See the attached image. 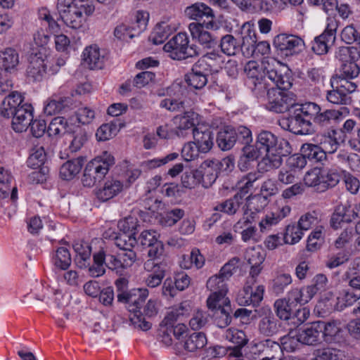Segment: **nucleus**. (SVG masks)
Segmentation results:
<instances>
[{"label": "nucleus", "mask_w": 360, "mask_h": 360, "mask_svg": "<svg viewBox=\"0 0 360 360\" xmlns=\"http://www.w3.org/2000/svg\"><path fill=\"white\" fill-rule=\"evenodd\" d=\"M94 11V6L84 0H75L70 8L63 12L60 17L64 23L75 30L83 27L88 16Z\"/></svg>", "instance_id": "nucleus-6"}, {"label": "nucleus", "mask_w": 360, "mask_h": 360, "mask_svg": "<svg viewBox=\"0 0 360 360\" xmlns=\"http://www.w3.org/2000/svg\"><path fill=\"white\" fill-rule=\"evenodd\" d=\"M294 108L297 110L301 115L308 120L309 122H311V120L314 122L315 117L321 111L320 106L312 102H308L304 104H298L295 102Z\"/></svg>", "instance_id": "nucleus-53"}, {"label": "nucleus", "mask_w": 360, "mask_h": 360, "mask_svg": "<svg viewBox=\"0 0 360 360\" xmlns=\"http://www.w3.org/2000/svg\"><path fill=\"white\" fill-rule=\"evenodd\" d=\"M290 211L291 208L289 205H284L266 214L259 223L260 231H269L272 226L277 225L282 219L288 216Z\"/></svg>", "instance_id": "nucleus-24"}, {"label": "nucleus", "mask_w": 360, "mask_h": 360, "mask_svg": "<svg viewBox=\"0 0 360 360\" xmlns=\"http://www.w3.org/2000/svg\"><path fill=\"white\" fill-rule=\"evenodd\" d=\"M337 134V131L330 130L317 136V141L326 154L333 153L338 150L340 143L336 137Z\"/></svg>", "instance_id": "nucleus-38"}, {"label": "nucleus", "mask_w": 360, "mask_h": 360, "mask_svg": "<svg viewBox=\"0 0 360 360\" xmlns=\"http://www.w3.org/2000/svg\"><path fill=\"white\" fill-rule=\"evenodd\" d=\"M120 124L115 121L102 124L96 131L98 141H106L116 136L120 131Z\"/></svg>", "instance_id": "nucleus-52"}, {"label": "nucleus", "mask_w": 360, "mask_h": 360, "mask_svg": "<svg viewBox=\"0 0 360 360\" xmlns=\"http://www.w3.org/2000/svg\"><path fill=\"white\" fill-rule=\"evenodd\" d=\"M74 102L72 93L68 95L54 94L46 101L44 112L48 115H52L71 108Z\"/></svg>", "instance_id": "nucleus-19"}, {"label": "nucleus", "mask_w": 360, "mask_h": 360, "mask_svg": "<svg viewBox=\"0 0 360 360\" xmlns=\"http://www.w3.org/2000/svg\"><path fill=\"white\" fill-rule=\"evenodd\" d=\"M33 112L34 108L30 103H25L23 106H20L15 112L11 114L13 129L18 133L25 131L34 118Z\"/></svg>", "instance_id": "nucleus-14"}, {"label": "nucleus", "mask_w": 360, "mask_h": 360, "mask_svg": "<svg viewBox=\"0 0 360 360\" xmlns=\"http://www.w3.org/2000/svg\"><path fill=\"white\" fill-rule=\"evenodd\" d=\"M298 330H290L288 334L281 338V347L282 351L285 350L288 352H294L300 346L301 342Z\"/></svg>", "instance_id": "nucleus-51"}, {"label": "nucleus", "mask_w": 360, "mask_h": 360, "mask_svg": "<svg viewBox=\"0 0 360 360\" xmlns=\"http://www.w3.org/2000/svg\"><path fill=\"white\" fill-rule=\"evenodd\" d=\"M149 20V13L145 11H137L134 15V19L131 23L132 30L136 33L141 34L146 28Z\"/></svg>", "instance_id": "nucleus-64"}, {"label": "nucleus", "mask_w": 360, "mask_h": 360, "mask_svg": "<svg viewBox=\"0 0 360 360\" xmlns=\"http://www.w3.org/2000/svg\"><path fill=\"white\" fill-rule=\"evenodd\" d=\"M292 277L290 274H280L273 280L271 284V290L276 295L282 294L285 289L292 283Z\"/></svg>", "instance_id": "nucleus-63"}, {"label": "nucleus", "mask_w": 360, "mask_h": 360, "mask_svg": "<svg viewBox=\"0 0 360 360\" xmlns=\"http://www.w3.org/2000/svg\"><path fill=\"white\" fill-rule=\"evenodd\" d=\"M261 176L259 172H249L243 175L236 184V188L238 190L236 193H240L245 198V195L253 190L255 184Z\"/></svg>", "instance_id": "nucleus-34"}, {"label": "nucleus", "mask_w": 360, "mask_h": 360, "mask_svg": "<svg viewBox=\"0 0 360 360\" xmlns=\"http://www.w3.org/2000/svg\"><path fill=\"white\" fill-rule=\"evenodd\" d=\"M205 257L200 253V250L194 248L191 250L189 255H184L181 262V266L184 269H191L195 266L196 269H200L205 264Z\"/></svg>", "instance_id": "nucleus-47"}, {"label": "nucleus", "mask_w": 360, "mask_h": 360, "mask_svg": "<svg viewBox=\"0 0 360 360\" xmlns=\"http://www.w3.org/2000/svg\"><path fill=\"white\" fill-rule=\"evenodd\" d=\"M201 170L198 169L186 171L181 176V184L184 188L189 189L194 188L201 184Z\"/></svg>", "instance_id": "nucleus-59"}, {"label": "nucleus", "mask_w": 360, "mask_h": 360, "mask_svg": "<svg viewBox=\"0 0 360 360\" xmlns=\"http://www.w3.org/2000/svg\"><path fill=\"white\" fill-rule=\"evenodd\" d=\"M326 99L335 105H349L352 101V97L347 96L338 86L335 89L327 91Z\"/></svg>", "instance_id": "nucleus-61"}, {"label": "nucleus", "mask_w": 360, "mask_h": 360, "mask_svg": "<svg viewBox=\"0 0 360 360\" xmlns=\"http://www.w3.org/2000/svg\"><path fill=\"white\" fill-rule=\"evenodd\" d=\"M186 13L190 18L194 20L204 17L212 20L214 17L212 9L203 3H195L187 7Z\"/></svg>", "instance_id": "nucleus-45"}, {"label": "nucleus", "mask_w": 360, "mask_h": 360, "mask_svg": "<svg viewBox=\"0 0 360 360\" xmlns=\"http://www.w3.org/2000/svg\"><path fill=\"white\" fill-rule=\"evenodd\" d=\"M295 291V288L291 290L287 295V298L278 299L274 302V308L276 315L283 320L291 319L292 314H294V310L298 304H305L307 302L299 299L295 298V296H292V293Z\"/></svg>", "instance_id": "nucleus-12"}, {"label": "nucleus", "mask_w": 360, "mask_h": 360, "mask_svg": "<svg viewBox=\"0 0 360 360\" xmlns=\"http://www.w3.org/2000/svg\"><path fill=\"white\" fill-rule=\"evenodd\" d=\"M279 328L280 323L271 312L262 316L258 323L259 333L266 337L276 334Z\"/></svg>", "instance_id": "nucleus-31"}, {"label": "nucleus", "mask_w": 360, "mask_h": 360, "mask_svg": "<svg viewBox=\"0 0 360 360\" xmlns=\"http://www.w3.org/2000/svg\"><path fill=\"white\" fill-rule=\"evenodd\" d=\"M273 62L276 63L273 68H266V76L276 87L269 88L267 86V102L265 106L269 111L283 113L295 108L296 96L288 91L292 83L288 75L283 72L285 68L278 61Z\"/></svg>", "instance_id": "nucleus-1"}, {"label": "nucleus", "mask_w": 360, "mask_h": 360, "mask_svg": "<svg viewBox=\"0 0 360 360\" xmlns=\"http://www.w3.org/2000/svg\"><path fill=\"white\" fill-rule=\"evenodd\" d=\"M174 129L175 134L179 137L184 138L199 122V115L193 111H186L181 115H178L174 117Z\"/></svg>", "instance_id": "nucleus-10"}, {"label": "nucleus", "mask_w": 360, "mask_h": 360, "mask_svg": "<svg viewBox=\"0 0 360 360\" xmlns=\"http://www.w3.org/2000/svg\"><path fill=\"white\" fill-rule=\"evenodd\" d=\"M75 125L72 119L69 120L63 117H56L50 122L47 133L49 136H61L65 134H70L75 131Z\"/></svg>", "instance_id": "nucleus-26"}, {"label": "nucleus", "mask_w": 360, "mask_h": 360, "mask_svg": "<svg viewBox=\"0 0 360 360\" xmlns=\"http://www.w3.org/2000/svg\"><path fill=\"white\" fill-rule=\"evenodd\" d=\"M209 69L205 60H198L191 69V72L186 75V82L188 85L196 89L203 88L207 82V75Z\"/></svg>", "instance_id": "nucleus-16"}, {"label": "nucleus", "mask_w": 360, "mask_h": 360, "mask_svg": "<svg viewBox=\"0 0 360 360\" xmlns=\"http://www.w3.org/2000/svg\"><path fill=\"white\" fill-rule=\"evenodd\" d=\"M210 315L205 311L197 309L192 315L189 321V326L193 330H198L203 328L208 323Z\"/></svg>", "instance_id": "nucleus-58"}, {"label": "nucleus", "mask_w": 360, "mask_h": 360, "mask_svg": "<svg viewBox=\"0 0 360 360\" xmlns=\"http://www.w3.org/2000/svg\"><path fill=\"white\" fill-rule=\"evenodd\" d=\"M188 43L187 34L180 32L165 44L164 50L174 60H184L199 56L200 49L196 45H189Z\"/></svg>", "instance_id": "nucleus-5"}, {"label": "nucleus", "mask_w": 360, "mask_h": 360, "mask_svg": "<svg viewBox=\"0 0 360 360\" xmlns=\"http://www.w3.org/2000/svg\"><path fill=\"white\" fill-rule=\"evenodd\" d=\"M275 60L271 58L270 60H264V69L261 65L255 60L248 62L244 68L246 75L245 84L253 92L257 97H263L266 94L267 89L266 79L269 78L266 76V67L273 68L276 63L273 62Z\"/></svg>", "instance_id": "nucleus-3"}, {"label": "nucleus", "mask_w": 360, "mask_h": 360, "mask_svg": "<svg viewBox=\"0 0 360 360\" xmlns=\"http://www.w3.org/2000/svg\"><path fill=\"white\" fill-rule=\"evenodd\" d=\"M192 310V307L188 301L181 302L171 308L162 321V324L172 326L181 317L187 316Z\"/></svg>", "instance_id": "nucleus-30"}, {"label": "nucleus", "mask_w": 360, "mask_h": 360, "mask_svg": "<svg viewBox=\"0 0 360 360\" xmlns=\"http://www.w3.org/2000/svg\"><path fill=\"white\" fill-rule=\"evenodd\" d=\"M148 296V290L146 288H137L131 292H122L117 295V300L120 302L131 304L129 311L134 313L131 318L133 324L143 330H148L151 328V323L145 321L140 311V306L145 302Z\"/></svg>", "instance_id": "nucleus-4"}, {"label": "nucleus", "mask_w": 360, "mask_h": 360, "mask_svg": "<svg viewBox=\"0 0 360 360\" xmlns=\"http://www.w3.org/2000/svg\"><path fill=\"white\" fill-rule=\"evenodd\" d=\"M123 188L124 184L122 181L115 177H108L96 191V195L98 199L105 202L119 195Z\"/></svg>", "instance_id": "nucleus-20"}, {"label": "nucleus", "mask_w": 360, "mask_h": 360, "mask_svg": "<svg viewBox=\"0 0 360 360\" xmlns=\"http://www.w3.org/2000/svg\"><path fill=\"white\" fill-rule=\"evenodd\" d=\"M26 72L27 77L33 82H40L45 77L47 74V63H45L41 53L30 56Z\"/></svg>", "instance_id": "nucleus-18"}, {"label": "nucleus", "mask_w": 360, "mask_h": 360, "mask_svg": "<svg viewBox=\"0 0 360 360\" xmlns=\"http://www.w3.org/2000/svg\"><path fill=\"white\" fill-rule=\"evenodd\" d=\"M240 36L242 39L241 47L243 54L246 51L250 50L257 41V34L255 25L251 22H245L240 28Z\"/></svg>", "instance_id": "nucleus-35"}, {"label": "nucleus", "mask_w": 360, "mask_h": 360, "mask_svg": "<svg viewBox=\"0 0 360 360\" xmlns=\"http://www.w3.org/2000/svg\"><path fill=\"white\" fill-rule=\"evenodd\" d=\"M94 264L89 268V275L97 278L103 276L105 272V253L103 250H100L93 255Z\"/></svg>", "instance_id": "nucleus-48"}, {"label": "nucleus", "mask_w": 360, "mask_h": 360, "mask_svg": "<svg viewBox=\"0 0 360 360\" xmlns=\"http://www.w3.org/2000/svg\"><path fill=\"white\" fill-rule=\"evenodd\" d=\"M179 155L177 153H172L163 158L148 160L141 163V167L146 169H153L176 160Z\"/></svg>", "instance_id": "nucleus-60"}, {"label": "nucleus", "mask_w": 360, "mask_h": 360, "mask_svg": "<svg viewBox=\"0 0 360 360\" xmlns=\"http://www.w3.org/2000/svg\"><path fill=\"white\" fill-rule=\"evenodd\" d=\"M360 298V290L353 288L352 290L344 291L342 296L338 297L335 309L337 311H342L345 307L352 305Z\"/></svg>", "instance_id": "nucleus-49"}, {"label": "nucleus", "mask_w": 360, "mask_h": 360, "mask_svg": "<svg viewBox=\"0 0 360 360\" xmlns=\"http://www.w3.org/2000/svg\"><path fill=\"white\" fill-rule=\"evenodd\" d=\"M46 155L44 148L42 146H35L27 160L28 167L37 169L44 165L46 160Z\"/></svg>", "instance_id": "nucleus-56"}, {"label": "nucleus", "mask_w": 360, "mask_h": 360, "mask_svg": "<svg viewBox=\"0 0 360 360\" xmlns=\"http://www.w3.org/2000/svg\"><path fill=\"white\" fill-rule=\"evenodd\" d=\"M70 253L67 248H58L53 255L54 265L61 269H67L71 264Z\"/></svg>", "instance_id": "nucleus-54"}, {"label": "nucleus", "mask_w": 360, "mask_h": 360, "mask_svg": "<svg viewBox=\"0 0 360 360\" xmlns=\"http://www.w3.org/2000/svg\"><path fill=\"white\" fill-rule=\"evenodd\" d=\"M18 63L19 56L14 49L7 48L0 51V69L4 74L15 70Z\"/></svg>", "instance_id": "nucleus-29"}, {"label": "nucleus", "mask_w": 360, "mask_h": 360, "mask_svg": "<svg viewBox=\"0 0 360 360\" xmlns=\"http://www.w3.org/2000/svg\"><path fill=\"white\" fill-rule=\"evenodd\" d=\"M287 119L282 120V127L295 134H307L310 131L311 122L295 108Z\"/></svg>", "instance_id": "nucleus-15"}, {"label": "nucleus", "mask_w": 360, "mask_h": 360, "mask_svg": "<svg viewBox=\"0 0 360 360\" xmlns=\"http://www.w3.org/2000/svg\"><path fill=\"white\" fill-rule=\"evenodd\" d=\"M193 141L200 148L201 153H208L214 146V134L205 126H198L193 129Z\"/></svg>", "instance_id": "nucleus-22"}, {"label": "nucleus", "mask_w": 360, "mask_h": 360, "mask_svg": "<svg viewBox=\"0 0 360 360\" xmlns=\"http://www.w3.org/2000/svg\"><path fill=\"white\" fill-rule=\"evenodd\" d=\"M188 29L193 39L197 40L204 48L212 49L217 45V37L206 30L202 24L190 23Z\"/></svg>", "instance_id": "nucleus-21"}, {"label": "nucleus", "mask_w": 360, "mask_h": 360, "mask_svg": "<svg viewBox=\"0 0 360 360\" xmlns=\"http://www.w3.org/2000/svg\"><path fill=\"white\" fill-rule=\"evenodd\" d=\"M319 324L321 328V335L325 337L326 341H331L340 332V323L338 321L333 320L328 322L319 321Z\"/></svg>", "instance_id": "nucleus-55"}, {"label": "nucleus", "mask_w": 360, "mask_h": 360, "mask_svg": "<svg viewBox=\"0 0 360 360\" xmlns=\"http://www.w3.org/2000/svg\"><path fill=\"white\" fill-rule=\"evenodd\" d=\"M328 279L323 274H318L313 278V284L304 286L300 289L295 288L292 296H295V299H300L307 303L309 302L314 295L318 292L326 290L327 287ZM294 300L295 298L292 297Z\"/></svg>", "instance_id": "nucleus-13"}, {"label": "nucleus", "mask_w": 360, "mask_h": 360, "mask_svg": "<svg viewBox=\"0 0 360 360\" xmlns=\"http://www.w3.org/2000/svg\"><path fill=\"white\" fill-rule=\"evenodd\" d=\"M245 199L243 198L240 193H236L232 198L219 204L215 210L229 215H233L236 213L240 207H243L245 205Z\"/></svg>", "instance_id": "nucleus-40"}, {"label": "nucleus", "mask_w": 360, "mask_h": 360, "mask_svg": "<svg viewBox=\"0 0 360 360\" xmlns=\"http://www.w3.org/2000/svg\"><path fill=\"white\" fill-rule=\"evenodd\" d=\"M274 46L281 54L292 56L303 49L304 41L297 35L282 33L274 37Z\"/></svg>", "instance_id": "nucleus-9"}, {"label": "nucleus", "mask_w": 360, "mask_h": 360, "mask_svg": "<svg viewBox=\"0 0 360 360\" xmlns=\"http://www.w3.org/2000/svg\"><path fill=\"white\" fill-rule=\"evenodd\" d=\"M207 340L205 333H193L186 337L184 348L189 352L201 351L207 345Z\"/></svg>", "instance_id": "nucleus-41"}, {"label": "nucleus", "mask_w": 360, "mask_h": 360, "mask_svg": "<svg viewBox=\"0 0 360 360\" xmlns=\"http://www.w3.org/2000/svg\"><path fill=\"white\" fill-rule=\"evenodd\" d=\"M252 285L247 282L243 290H240L236 296V301L239 305L253 307L258 306L263 300L264 293V286L259 285L255 290H252Z\"/></svg>", "instance_id": "nucleus-17"}, {"label": "nucleus", "mask_w": 360, "mask_h": 360, "mask_svg": "<svg viewBox=\"0 0 360 360\" xmlns=\"http://www.w3.org/2000/svg\"><path fill=\"white\" fill-rule=\"evenodd\" d=\"M89 163L94 169L98 177L102 179L108 172L110 167L114 165L115 161L112 156L105 153L103 158H95Z\"/></svg>", "instance_id": "nucleus-43"}, {"label": "nucleus", "mask_w": 360, "mask_h": 360, "mask_svg": "<svg viewBox=\"0 0 360 360\" xmlns=\"http://www.w3.org/2000/svg\"><path fill=\"white\" fill-rule=\"evenodd\" d=\"M301 152L306 160L313 162H321L326 158V154L320 145L304 143L301 147Z\"/></svg>", "instance_id": "nucleus-44"}, {"label": "nucleus", "mask_w": 360, "mask_h": 360, "mask_svg": "<svg viewBox=\"0 0 360 360\" xmlns=\"http://www.w3.org/2000/svg\"><path fill=\"white\" fill-rule=\"evenodd\" d=\"M304 235L303 231L298 224H289L285 228L283 240L286 244L294 245L298 243Z\"/></svg>", "instance_id": "nucleus-57"}, {"label": "nucleus", "mask_w": 360, "mask_h": 360, "mask_svg": "<svg viewBox=\"0 0 360 360\" xmlns=\"http://www.w3.org/2000/svg\"><path fill=\"white\" fill-rule=\"evenodd\" d=\"M188 89L186 84L174 83L167 88V97L160 103V107L170 112L181 111L186 108Z\"/></svg>", "instance_id": "nucleus-8"}, {"label": "nucleus", "mask_w": 360, "mask_h": 360, "mask_svg": "<svg viewBox=\"0 0 360 360\" xmlns=\"http://www.w3.org/2000/svg\"><path fill=\"white\" fill-rule=\"evenodd\" d=\"M84 63L91 70H100L104 66L105 58L100 48L93 44L86 47L82 53Z\"/></svg>", "instance_id": "nucleus-23"}, {"label": "nucleus", "mask_w": 360, "mask_h": 360, "mask_svg": "<svg viewBox=\"0 0 360 360\" xmlns=\"http://www.w3.org/2000/svg\"><path fill=\"white\" fill-rule=\"evenodd\" d=\"M221 51L227 56H234L242 50L241 45L231 34L223 36L220 40Z\"/></svg>", "instance_id": "nucleus-50"}, {"label": "nucleus", "mask_w": 360, "mask_h": 360, "mask_svg": "<svg viewBox=\"0 0 360 360\" xmlns=\"http://www.w3.org/2000/svg\"><path fill=\"white\" fill-rule=\"evenodd\" d=\"M239 259L233 258L226 263L220 269L218 274L211 276L207 281V288L209 290H215L217 288H227L226 281L236 271Z\"/></svg>", "instance_id": "nucleus-11"}, {"label": "nucleus", "mask_w": 360, "mask_h": 360, "mask_svg": "<svg viewBox=\"0 0 360 360\" xmlns=\"http://www.w3.org/2000/svg\"><path fill=\"white\" fill-rule=\"evenodd\" d=\"M213 313L215 323L219 328H226L231 323L232 320V309L231 306L216 310Z\"/></svg>", "instance_id": "nucleus-62"}, {"label": "nucleus", "mask_w": 360, "mask_h": 360, "mask_svg": "<svg viewBox=\"0 0 360 360\" xmlns=\"http://www.w3.org/2000/svg\"><path fill=\"white\" fill-rule=\"evenodd\" d=\"M298 333L302 344L311 345L320 341L321 328L319 321H315L306 326L302 330H299Z\"/></svg>", "instance_id": "nucleus-32"}, {"label": "nucleus", "mask_w": 360, "mask_h": 360, "mask_svg": "<svg viewBox=\"0 0 360 360\" xmlns=\"http://www.w3.org/2000/svg\"><path fill=\"white\" fill-rule=\"evenodd\" d=\"M338 27V21L335 18H327L325 30L311 42V48L314 53L323 55L328 52L335 43Z\"/></svg>", "instance_id": "nucleus-7"}, {"label": "nucleus", "mask_w": 360, "mask_h": 360, "mask_svg": "<svg viewBox=\"0 0 360 360\" xmlns=\"http://www.w3.org/2000/svg\"><path fill=\"white\" fill-rule=\"evenodd\" d=\"M83 164L84 158L82 157L67 161L60 167L61 178L65 180L73 179L80 172Z\"/></svg>", "instance_id": "nucleus-39"}, {"label": "nucleus", "mask_w": 360, "mask_h": 360, "mask_svg": "<svg viewBox=\"0 0 360 360\" xmlns=\"http://www.w3.org/2000/svg\"><path fill=\"white\" fill-rule=\"evenodd\" d=\"M174 27L166 22L156 25L149 37V39L155 45L162 44L173 32Z\"/></svg>", "instance_id": "nucleus-42"}, {"label": "nucleus", "mask_w": 360, "mask_h": 360, "mask_svg": "<svg viewBox=\"0 0 360 360\" xmlns=\"http://www.w3.org/2000/svg\"><path fill=\"white\" fill-rule=\"evenodd\" d=\"M198 169L201 170L202 178L200 179V181L202 186L209 188L217 179L218 171L217 165L212 161H205Z\"/></svg>", "instance_id": "nucleus-37"}, {"label": "nucleus", "mask_w": 360, "mask_h": 360, "mask_svg": "<svg viewBox=\"0 0 360 360\" xmlns=\"http://www.w3.org/2000/svg\"><path fill=\"white\" fill-rule=\"evenodd\" d=\"M234 127L226 126L221 129L217 136L216 141L218 147L224 151L231 150L236 143Z\"/></svg>", "instance_id": "nucleus-33"}, {"label": "nucleus", "mask_w": 360, "mask_h": 360, "mask_svg": "<svg viewBox=\"0 0 360 360\" xmlns=\"http://www.w3.org/2000/svg\"><path fill=\"white\" fill-rule=\"evenodd\" d=\"M212 293L207 300V305L212 311L221 309L225 307H230L231 302L226 297L227 288H217L215 290H210Z\"/></svg>", "instance_id": "nucleus-28"}, {"label": "nucleus", "mask_w": 360, "mask_h": 360, "mask_svg": "<svg viewBox=\"0 0 360 360\" xmlns=\"http://www.w3.org/2000/svg\"><path fill=\"white\" fill-rule=\"evenodd\" d=\"M105 237L112 238L115 240V244L116 246L119 248L122 251L132 249L137 243L136 237L131 234L120 233L117 234L116 233H112V234L109 235L108 232H105Z\"/></svg>", "instance_id": "nucleus-46"}, {"label": "nucleus", "mask_w": 360, "mask_h": 360, "mask_svg": "<svg viewBox=\"0 0 360 360\" xmlns=\"http://www.w3.org/2000/svg\"><path fill=\"white\" fill-rule=\"evenodd\" d=\"M73 249L76 253V262L80 268L86 267L89 264L91 255V247L89 243L84 240L75 241L72 245Z\"/></svg>", "instance_id": "nucleus-36"}, {"label": "nucleus", "mask_w": 360, "mask_h": 360, "mask_svg": "<svg viewBox=\"0 0 360 360\" xmlns=\"http://www.w3.org/2000/svg\"><path fill=\"white\" fill-rule=\"evenodd\" d=\"M223 337L226 340L235 345V347L230 353V354L236 357L241 356V348L246 345L248 342V338L245 332L242 330H239L235 328H230L226 330Z\"/></svg>", "instance_id": "nucleus-25"}, {"label": "nucleus", "mask_w": 360, "mask_h": 360, "mask_svg": "<svg viewBox=\"0 0 360 360\" xmlns=\"http://www.w3.org/2000/svg\"><path fill=\"white\" fill-rule=\"evenodd\" d=\"M256 144L264 155L259 162V167L264 171L278 168L282 163V148L278 137L272 132L262 130L257 135Z\"/></svg>", "instance_id": "nucleus-2"}, {"label": "nucleus", "mask_w": 360, "mask_h": 360, "mask_svg": "<svg viewBox=\"0 0 360 360\" xmlns=\"http://www.w3.org/2000/svg\"><path fill=\"white\" fill-rule=\"evenodd\" d=\"M25 103L24 102V96L21 93L13 91L2 101L0 115L4 117L8 118L20 106L22 107Z\"/></svg>", "instance_id": "nucleus-27"}]
</instances>
